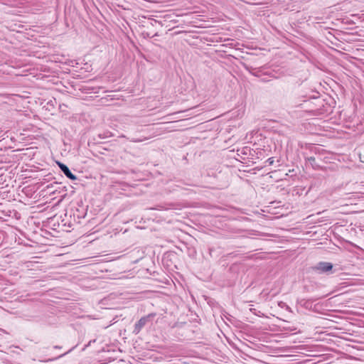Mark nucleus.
I'll return each mask as SVG.
<instances>
[{
	"label": "nucleus",
	"instance_id": "f257e3e1",
	"mask_svg": "<svg viewBox=\"0 0 364 364\" xmlns=\"http://www.w3.org/2000/svg\"><path fill=\"white\" fill-rule=\"evenodd\" d=\"M300 106L306 112L314 115H321L331 112V106L326 103L325 100L320 95L304 100Z\"/></svg>",
	"mask_w": 364,
	"mask_h": 364
},
{
	"label": "nucleus",
	"instance_id": "f03ea898",
	"mask_svg": "<svg viewBox=\"0 0 364 364\" xmlns=\"http://www.w3.org/2000/svg\"><path fill=\"white\" fill-rule=\"evenodd\" d=\"M155 313L149 314L146 316H142L134 325L133 333L137 335L141 329L148 323L152 321L156 316Z\"/></svg>",
	"mask_w": 364,
	"mask_h": 364
},
{
	"label": "nucleus",
	"instance_id": "7ed1b4c3",
	"mask_svg": "<svg viewBox=\"0 0 364 364\" xmlns=\"http://www.w3.org/2000/svg\"><path fill=\"white\" fill-rule=\"evenodd\" d=\"M333 267V265L331 262H319L315 266L312 267L311 269L318 274H328L332 272Z\"/></svg>",
	"mask_w": 364,
	"mask_h": 364
},
{
	"label": "nucleus",
	"instance_id": "20e7f679",
	"mask_svg": "<svg viewBox=\"0 0 364 364\" xmlns=\"http://www.w3.org/2000/svg\"><path fill=\"white\" fill-rule=\"evenodd\" d=\"M107 301L106 299H102L100 301H99V304H98V306L100 308L105 309V312L103 314L107 313V310L109 309L107 307H104V306L106 305ZM101 318L102 319V322L100 324H97V323L95 324V326H97L98 328L105 329V328H108L109 326H111V321L109 320V318H110L109 316L104 314Z\"/></svg>",
	"mask_w": 364,
	"mask_h": 364
},
{
	"label": "nucleus",
	"instance_id": "39448f33",
	"mask_svg": "<svg viewBox=\"0 0 364 364\" xmlns=\"http://www.w3.org/2000/svg\"><path fill=\"white\" fill-rule=\"evenodd\" d=\"M255 153V151L252 149L250 147H242L241 149H238L237 150V155L241 158V159L245 160L248 158L249 156H253V154Z\"/></svg>",
	"mask_w": 364,
	"mask_h": 364
},
{
	"label": "nucleus",
	"instance_id": "423d86ee",
	"mask_svg": "<svg viewBox=\"0 0 364 364\" xmlns=\"http://www.w3.org/2000/svg\"><path fill=\"white\" fill-rule=\"evenodd\" d=\"M58 165L61 170V171L70 180L75 181L77 179V177L75 174H73L70 168L61 162H58Z\"/></svg>",
	"mask_w": 364,
	"mask_h": 364
},
{
	"label": "nucleus",
	"instance_id": "0eeeda50",
	"mask_svg": "<svg viewBox=\"0 0 364 364\" xmlns=\"http://www.w3.org/2000/svg\"><path fill=\"white\" fill-rule=\"evenodd\" d=\"M88 205H79V208L76 210V215L77 218H85L87 215V212L88 210Z\"/></svg>",
	"mask_w": 364,
	"mask_h": 364
},
{
	"label": "nucleus",
	"instance_id": "6e6552de",
	"mask_svg": "<svg viewBox=\"0 0 364 364\" xmlns=\"http://www.w3.org/2000/svg\"><path fill=\"white\" fill-rule=\"evenodd\" d=\"M306 161L310 164L311 167L316 170L321 168L320 164H318L316 161V158L314 156H308L305 158Z\"/></svg>",
	"mask_w": 364,
	"mask_h": 364
},
{
	"label": "nucleus",
	"instance_id": "1a4fd4ad",
	"mask_svg": "<svg viewBox=\"0 0 364 364\" xmlns=\"http://www.w3.org/2000/svg\"><path fill=\"white\" fill-rule=\"evenodd\" d=\"M97 97H98V96H95V97L92 96V102H94V101L96 102H101V104L104 105L108 101V99L107 97H101L100 99H97Z\"/></svg>",
	"mask_w": 364,
	"mask_h": 364
},
{
	"label": "nucleus",
	"instance_id": "9d476101",
	"mask_svg": "<svg viewBox=\"0 0 364 364\" xmlns=\"http://www.w3.org/2000/svg\"><path fill=\"white\" fill-rule=\"evenodd\" d=\"M301 304L305 308L309 309V308L311 307L312 301H311V300H304V299H303V300L301 301Z\"/></svg>",
	"mask_w": 364,
	"mask_h": 364
},
{
	"label": "nucleus",
	"instance_id": "9b49d317",
	"mask_svg": "<svg viewBox=\"0 0 364 364\" xmlns=\"http://www.w3.org/2000/svg\"><path fill=\"white\" fill-rule=\"evenodd\" d=\"M97 137L99 138V140L97 139L95 137L93 139V140L95 141L94 144H100V143H101L100 139H105V138L107 137V136L105 135V134H99L97 135Z\"/></svg>",
	"mask_w": 364,
	"mask_h": 364
},
{
	"label": "nucleus",
	"instance_id": "f8f14e48",
	"mask_svg": "<svg viewBox=\"0 0 364 364\" xmlns=\"http://www.w3.org/2000/svg\"><path fill=\"white\" fill-rule=\"evenodd\" d=\"M274 158L271 157V158H269L267 161H266V164L269 166H271L274 164Z\"/></svg>",
	"mask_w": 364,
	"mask_h": 364
},
{
	"label": "nucleus",
	"instance_id": "ddd939ff",
	"mask_svg": "<svg viewBox=\"0 0 364 364\" xmlns=\"http://www.w3.org/2000/svg\"><path fill=\"white\" fill-rule=\"evenodd\" d=\"M154 23H159V24H161V22H160V21H157V20H155V19H151V24L152 26H154Z\"/></svg>",
	"mask_w": 364,
	"mask_h": 364
},
{
	"label": "nucleus",
	"instance_id": "4468645a",
	"mask_svg": "<svg viewBox=\"0 0 364 364\" xmlns=\"http://www.w3.org/2000/svg\"><path fill=\"white\" fill-rule=\"evenodd\" d=\"M92 320H99V319H100V318H99L97 315L93 314L92 317Z\"/></svg>",
	"mask_w": 364,
	"mask_h": 364
},
{
	"label": "nucleus",
	"instance_id": "2eb2a0df",
	"mask_svg": "<svg viewBox=\"0 0 364 364\" xmlns=\"http://www.w3.org/2000/svg\"><path fill=\"white\" fill-rule=\"evenodd\" d=\"M98 265L99 264L98 263H95V264H92V266H94L95 269H98Z\"/></svg>",
	"mask_w": 364,
	"mask_h": 364
},
{
	"label": "nucleus",
	"instance_id": "dca6fc26",
	"mask_svg": "<svg viewBox=\"0 0 364 364\" xmlns=\"http://www.w3.org/2000/svg\"><path fill=\"white\" fill-rule=\"evenodd\" d=\"M245 69H246L247 70H248V71H250V72L251 73V71H250V68H249V67H247V66H246V65H245Z\"/></svg>",
	"mask_w": 364,
	"mask_h": 364
},
{
	"label": "nucleus",
	"instance_id": "f3484780",
	"mask_svg": "<svg viewBox=\"0 0 364 364\" xmlns=\"http://www.w3.org/2000/svg\"><path fill=\"white\" fill-rule=\"evenodd\" d=\"M96 323L100 324V323L95 322V323H92V326H95V327H97V326H95Z\"/></svg>",
	"mask_w": 364,
	"mask_h": 364
},
{
	"label": "nucleus",
	"instance_id": "a211bd4d",
	"mask_svg": "<svg viewBox=\"0 0 364 364\" xmlns=\"http://www.w3.org/2000/svg\"><path fill=\"white\" fill-rule=\"evenodd\" d=\"M57 358H56V359H57ZM55 360V358H53V359H48V360H46V361H47V362H48V361H52V360Z\"/></svg>",
	"mask_w": 364,
	"mask_h": 364
},
{
	"label": "nucleus",
	"instance_id": "6ab92c4d",
	"mask_svg": "<svg viewBox=\"0 0 364 364\" xmlns=\"http://www.w3.org/2000/svg\"><path fill=\"white\" fill-rule=\"evenodd\" d=\"M92 93H96L97 92L95 91V88L92 87Z\"/></svg>",
	"mask_w": 364,
	"mask_h": 364
},
{
	"label": "nucleus",
	"instance_id": "aec40b11",
	"mask_svg": "<svg viewBox=\"0 0 364 364\" xmlns=\"http://www.w3.org/2000/svg\"><path fill=\"white\" fill-rule=\"evenodd\" d=\"M54 348H60V346H54Z\"/></svg>",
	"mask_w": 364,
	"mask_h": 364
},
{
	"label": "nucleus",
	"instance_id": "412c9836",
	"mask_svg": "<svg viewBox=\"0 0 364 364\" xmlns=\"http://www.w3.org/2000/svg\"><path fill=\"white\" fill-rule=\"evenodd\" d=\"M65 353L63 354V355H60V356H58V358H60V357H63Z\"/></svg>",
	"mask_w": 364,
	"mask_h": 364
},
{
	"label": "nucleus",
	"instance_id": "4be33fe9",
	"mask_svg": "<svg viewBox=\"0 0 364 364\" xmlns=\"http://www.w3.org/2000/svg\"><path fill=\"white\" fill-rule=\"evenodd\" d=\"M90 343H91V341H90L88 342V344H87V345H88V346H90Z\"/></svg>",
	"mask_w": 364,
	"mask_h": 364
}]
</instances>
